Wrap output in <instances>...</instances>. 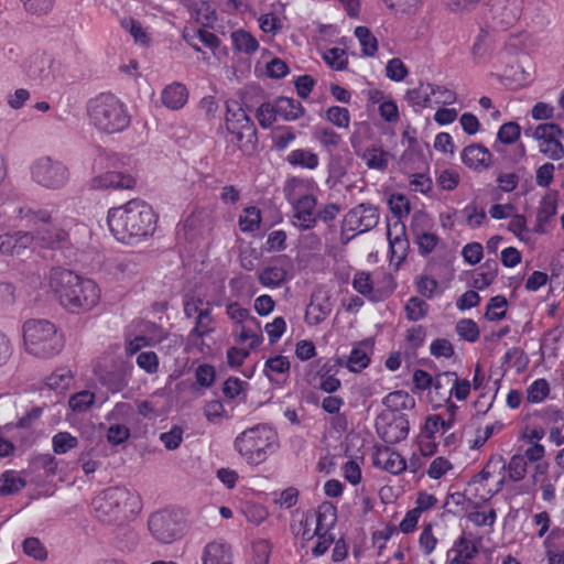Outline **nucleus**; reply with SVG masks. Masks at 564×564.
<instances>
[{
	"instance_id": "obj_1",
	"label": "nucleus",
	"mask_w": 564,
	"mask_h": 564,
	"mask_svg": "<svg viewBox=\"0 0 564 564\" xmlns=\"http://www.w3.org/2000/svg\"><path fill=\"white\" fill-rule=\"evenodd\" d=\"M43 288L73 314L89 313L101 302V289L95 280L65 268L51 269L44 278Z\"/></svg>"
},
{
	"instance_id": "obj_2",
	"label": "nucleus",
	"mask_w": 564,
	"mask_h": 564,
	"mask_svg": "<svg viewBox=\"0 0 564 564\" xmlns=\"http://www.w3.org/2000/svg\"><path fill=\"white\" fill-rule=\"evenodd\" d=\"M107 225L117 241L135 246L154 234L156 215L144 200L131 199L108 210Z\"/></svg>"
},
{
	"instance_id": "obj_3",
	"label": "nucleus",
	"mask_w": 564,
	"mask_h": 564,
	"mask_svg": "<svg viewBox=\"0 0 564 564\" xmlns=\"http://www.w3.org/2000/svg\"><path fill=\"white\" fill-rule=\"evenodd\" d=\"M26 224L36 229L35 236L30 232H17L0 237V253L20 254L28 247L37 245L46 248L62 247L67 239V234L53 228L51 215L46 210L28 212L24 216Z\"/></svg>"
},
{
	"instance_id": "obj_4",
	"label": "nucleus",
	"mask_w": 564,
	"mask_h": 564,
	"mask_svg": "<svg viewBox=\"0 0 564 564\" xmlns=\"http://www.w3.org/2000/svg\"><path fill=\"white\" fill-rule=\"evenodd\" d=\"M234 446L246 464L259 466L279 451L280 438L273 426L257 424L239 433Z\"/></svg>"
},
{
	"instance_id": "obj_5",
	"label": "nucleus",
	"mask_w": 564,
	"mask_h": 564,
	"mask_svg": "<svg viewBox=\"0 0 564 564\" xmlns=\"http://www.w3.org/2000/svg\"><path fill=\"white\" fill-rule=\"evenodd\" d=\"M91 506L96 518L104 522L130 519L142 508L138 492L126 487L105 489L93 499Z\"/></svg>"
},
{
	"instance_id": "obj_6",
	"label": "nucleus",
	"mask_w": 564,
	"mask_h": 564,
	"mask_svg": "<svg viewBox=\"0 0 564 564\" xmlns=\"http://www.w3.org/2000/svg\"><path fill=\"white\" fill-rule=\"evenodd\" d=\"M22 335L25 351L36 358H51L64 347L63 334L47 319L32 318L24 322Z\"/></svg>"
},
{
	"instance_id": "obj_7",
	"label": "nucleus",
	"mask_w": 564,
	"mask_h": 564,
	"mask_svg": "<svg viewBox=\"0 0 564 564\" xmlns=\"http://www.w3.org/2000/svg\"><path fill=\"white\" fill-rule=\"evenodd\" d=\"M87 112L90 123L106 133L121 132L131 122L127 106L112 94H100L93 98Z\"/></svg>"
},
{
	"instance_id": "obj_8",
	"label": "nucleus",
	"mask_w": 564,
	"mask_h": 564,
	"mask_svg": "<svg viewBox=\"0 0 564 564\" xmlns=\"http://www.w3.org/2000/svg\"><path fill=\"white\" fill-rule=\"evenodd\" d=\"M388 205L392 213V216L387 220L390 261L399 265L405 259L409 249V240L402 218L410 213V204L403 194L394 193L390 195Z\"/></svg>"
},
{
	"instance_id": "obj_9",
	"label": "nucleus",
	"mask_w": 564,
	"mask_h": 564,
	"mask_svg": "<svg viewBox=\"0 0 564 564\" xmlns=\"http://www.w3.org/2000/svg\"><path fill=\"white\" fill-rule=\"evenodd\" d=\"M30 175L34 183L53 191L65 187L70 178L68 166L50 155L34 160L30 166Z\"/></svg>"
},
{
	"instance_id": "obj_10",
	"label": "nucleus",
	"mask_w": 564,
	"mask_h": 564,
	"mask_svg": "<svg viewBox=\"0 0 564 564\" xmlns=\"http://www.w3.org/2000/svg\"><path fill=\"white\" fill-rule=\"evenodd\" d=\"M336 521L335 509L323 505L317 510H308L292 524V531L302 543L312 541L322 530L333 529Z\"/></svg>"
},
{
	"instance_id": "obj_11",
	"label": "nucleus",
	"mask_w": 564,
	"mask_h": 564,
	"mask_svg": "<svg viewBox=\"0 0 564 564\" xmlns=\"http://www.w3.org/2000/svg\"><path fill=\"white\" fill-rule=\"evenodd\" d=\"M352 288L369 301L381 302L393 293L395 284L392 275L387 272L359 271L354 275Z\"/></svg>"
},
{
	"instance_id": "obj_12",
	"label": "nucleus",
	"mask_w": 564,
	"mask_h": 564,
	"mask_svg": "<svg viewBox=\"0 0 564 564\" xmlns=\"http://www.w3.org/2000/svg\"><path fill=\"white\" fill-rule=\"evenodd\" d=\"M213 213L207 207H195L177 226L176 237L180 242L198 245L208 238L213 229Z\"/></svg>"
},
{
	"instance_id": "obj_13",
	"label": "nucleus",
	"mask_w": 564,
	"mask_h": 564,
	"mask_svg": "<svg viewBox=\"0 0 564 564\" xmlns=\"http://www.w3.org/2000/svg\"><path fill=\"white\" fill-rule=\"evenodd\" d=\"M225 123L231 141H236L239 148L253 144L256 129L251 119L247 116L241 104L234 99L226 100Z\"/></svg>"
},
{
	"instance_id": "obj_14",
	"label": "nucleus",
	"mask_w": 564,
	"mask_h": 564,
	"mask_svg": "<svg viewBox=\"0 0 564 564\" xmlns=\"http://www.w3.org/2000/svg\"><path fill=\"white\" fill-rule=\"evenodd\" d=\"M148 524L152 536L162 543H172L181 539L185 531L183 513L173 509L151 514Z\"/></svg>"
},
{
	"instance_id": "obj_15",
	"label": "nucleus",
	"mask_w": 564,
	"mask_h": 564,
	"mask_svg": "<svg viewBox=\"0 0 564 564\" xmlns=\"http://www.w3.org/2000/svg\"><path fill=\"white\" fill-rule=\"evenodd\" d=\"M165 337V330L156 324L148 321H133L127 332L126 352L137 354L141 348L154 346Z\"/></svg>"
},
{
	"instance_id": "obj_16",
	"label": "nucleus",
	"mask_w": 564,
	"mask_h": 564,
	"mask_svg": "<svg viewBox=\"0 0 564 564\" xmlns=\"http://www.w3.org/2000/svg\"><path fill=\"white\" fill-rule=\"evenodd\" d=\"M497 469V464L490 460L469 481V491L476 499L487 501L501 490L503 478L498 477Z\"/></svg>"
},
{
	"instance_id": "obj_17",
	"label": "nucleus",
	"mask_w": 564,
	"mask_h": 564,
	"mask_svg": "<svg viewBox=\"0 0 564 564\" xmlns=\"http://www.w3.org/2000/svg\"><path fill=\"white\" fill-rule=\"evenodd\" d=\"M563 131L555 123H541L534 129L532 137L539 144V151L546 158L557 161L564 156L561 143Z\"/></svg>"
},
{
	"instance_id": "obj_18",
	"label": "nucleus",
	"mask_w": 564,
	"mask_h": 564,
	"mask_svg": "<svg viewBox=\"0 0 564 564\" xmlns=\"http://www.w3.org/2000/svg\"><path fill=\"white\" fill-rule=\"evenodd\" d=\"M411 231L413 241L422 256L432 253L440 243V237L433 230L432 219L423 213H415L412 217Z\"/></svg>"
},
{
	"instance_id": "obj_19",
	"label": "nucleus",
	"mask_w": 564,
	"mask_h": 564,
	"mask_svg": "<svg viewBox=\"0 0 564 564\" xmlns=\"http://www.w3.org/2000/svg\"><path fill=\"white\" fill-rule=\"evenodd\" d=\"M258 278L263 286L276 289L294 278V263L289 256H280L264 267Z\"/></svg>"
},
{
	"instance_id": "obj_20",
	"label": "nucleus",
	"mask_w": 564,
	"mask_h": 564,
	"mask_svg": "<svg viewBox=\"0 0 564 564\" xmlns=\"http://www.w3.org/2000/svg\"><path fill=\"white\" fill-rule=\"evenodd\" d=\"M376 429L387 443L403 441L409 434V421L402 414L381 413L376 420Z\"/></svg>"
},
{
	"instance_id": "obj_21",
	"label": "nucleus",
	"mask_w": 564,
	"mask_h": 564,
	"mask_svg": "<svg viewBox=\"0 0 564 564\" xmlns=\"http://www.w3.org/2000/svg\"><path fill=\"white\" fill-rule=\"evenodd\" d=\"M89 185L93 189L98 191L133 189L137 185V177L129 172L108 170L95 175Z\"/></svg>"
},
{
	"instance_id": "obj_22",
	"label": "nucleus",
	"mask_w": 564,
	"mask_h": 564,
	"mask_svg": "<svg viewBox=\"0 0 564 564\" xmlns=\"http://www.w3.org/2000/svg\"><path fill=\"white\" fill-rule=\"evenodd\" d=\"M379 220L378 209L370 204H359L351 208L344 218L346 229L362 234L373 228Z\"/></svg>"
},
{
	"instance_id": "obj_23",
	"label": "nucleus",
	"mask_w": 564,
	"mask_h": 564,
	"mask_svg": "<svg viewBox=\"0 0 564 564\" xmlns=\"http://www.w3.org/2000/svg\"><path fill=\"white\" fill-rule=\"evenodd\" d=\"M560 477L561 474L553 469L547 462L535 464L531 474L533 485L540 488L542 499L546 502H552L555 499V485Z\"/></svg>"
},
{
	"instance_id": "obj_24",
	"label": "nucleus",
	"mask_w": 564,
	"mask_h": 564,
	"mask_svg": "<svg viewBox=\"0 0 564 564\" xmlns=\"http://www.w3.org/2000/svg\"><path fill=\"white\" fill-rule=\"evenodd\" d=\"M333 311L332 296L324 289L316 290L305 310L304 319L308 326H316L323 323Z\"/></svg>"
},
{
	"instance_id": "obj_25",
	"label": "nucleus",
	"mask_w": 564,
	"mask_h": 564,
	"mask_svg": "<svg viewBox=\"0 0 564 564\" xmlns=\"http://www.w3.org/2000/svg\"><path fill=\"white\" fill-rule=\"evenodd\" d=\"M285 199L291 206L317 197L318 186L312 178L291 177L283 187Z\"/></svg>"
},
{
	"instance_id": "obj_26",
	"label": "nucleus",
	"mask_w": 564,
	"mask_h": 564,
	"mask_svg": "<svg viewBox=\"0 0 564 564\" xmlns=\"http://www.w3.org/2000/svg\"><path fill=\"white\" fill-rule=\"evenodd\" d=\"M372 464L376 468L391 475H400L408 468L404 457L394 448L378 446L372 455Z\"/></svg>"
},
{
	"instance_id": "obj_27",
	"label": "nucleus",
	"mask_w": 564,
	"mask_h": 564,
	"mask_svg": "<svg viewBox=\"0 0 564 564\" xmlns=\"http://www.w3.org/2000/svg\"><path fill=\"white\" fill-rule=\"evenodd\" d=\"M477 543L465 535L454 541L446 554V564H478Z\"/></svg>"
},
{
	"instance_id": "obj_28",
	"label": "nucleus",
	"mask_w": 564,
	"mask_h": 564,
	"mask_svg": "<svg viewBox=\"0 0 564 564\" xmlns=\"http://www.w3.org/2000/svg\"><path fill=\"white\" fill-rule=\"evenodd\" d=\"M458 406L448 404L445 409V416L441 414L427 415L424 422L423 431L427 438H435L437 434H444L454 427Z\"/></svg>"
},
{
	"instance_id": "obj_29",
	"label": "nucleus",
	"mask_w": 564,
	"mask_h": 564,
	"mask_svg": "<svg viewBox=\"0 0 564 564\" xmlns=\"http://www.w3.org/2000/svg\"><path fill=\"white\" fill-rule=\"evenodd\" d=\"M449 376H454V371H445L435 376L433 384L426 392V400L431 404L433 410H437L442 406L447 409L448 404H455L451 401L449 393Z\"/></svg>"
},
{
	"instance_id": "obj_30",
	"label": "nucleus",
	"mask_w": 564,
	"mask_h": 564,
	"mask_svg": "<svg viewBox=\"0 0 564 564\" xmlns=\"http://www.w3.org/2000/svg\"><path fill=\"white\" fill-rule=\"evenodd\" d=\"M462 162L470 170L481 172L492 164V153L482 144L465 147L460 153Z\"/></svg>"
},
{
	"instance_id": "obj_31",
	"label": "nucleus",
	"mask_w": 564,
	"mask_h": 564,
	"mask_svg": "<svg viewBox=\"0 0 564 564\" xmlns=\"http://www.w3.org/2000/svg\"><path fill=\"white\" fill-rule=\"evenodd\" d=\"M372 351V339L368 338L357 343L347 357L346 368L351 372H360L366 369L370 364Z\"/></svg>"
},
{
	"instance_id": "obj_32",
	"label": "nucleus",
	"mask_w": 564,
	"mask_h": 564,
	"mask_svg": "<svg viewBox=\"0 0 564 564\" xmlns=\"http://www.w3.org/2000/svg\"><path fill=\"white\" fill-rule=\"evenodd\" d=\"M202 564H232L231 547L220 541L207 543L203 550Z\"/></svg>"
},
{
	"instance_id": "obj_33",
	"label": "nucleus",
	"mask_w": 564,
	"mask_h": 564,
	"mask_svg": "<svg viewBox=\"0 0 564 564\" xmlns=\"http://www.w3.org/2000/svg\"><path fill=\"white\" fill-rule=\"evenodd\" d=\"M291 364L286 356L276 355L264 362L263 372L270 382L282 384L290 373Z\"/></svg>"
},
{
	"instance_id": "obj_34",
	"label": "nucleus",
	"mask_w": 564,
	"mask_h": 564,
	"mask_svg": "<svg viewBox=\"0 0 564 564\" xmlns=\"http://www.w3.org/2000/svg\"><path fill=\"white\" fill-rule=\"evenodd\" d=\"M161 100L171 110L182 109L187 104L188 90L182 83H172L162 89Z\"/></svg>"
},
{
	"instance_id": "obj_35",
	"label": "nucleus",
	"mask_w": 564,
	"mask_h": 564,
	"mask_svg": "<svg viewBox=\"0 0 564 564\" xmlns=\"http://www.w3.org/2000/svg\"><path fill=\"white\" fill-rule=\"evenodd\" d=\"M432 83H420L416 87L408 89L404 100L414 111L420 112L425 108H432Z\"/></svg>"
},
{
	"instance_id": "obj_36",
	"label": "nucleus",
	"mask_w": 564,
	"mask_h": 564,
	"mask_svg": "<svg viewBox=\"0 0 564 564\" xmlns=\"http://www.w3.org/2000/svg\"><path fill=\"white\" fill-rule=\"evenodd\" d=\"M317 197L292 206L293 225L300 229L312 228L316 223Z\"/></svg>"
},
{
	"instance_id": "obj_37",
	"label": "nucleus",
	"mask_w": 564,
	"mask_h": 564,
	"mask_svg": "<svg viewBox=\"0 0 564 564\" xmlns=\"http://www.w3.org/2000/svg\"><path fill=\"white\" fill-rule=\"evenodd\" d=\"M167 395L164 390H156L148 399L138 402V412L144 417L153 419L167 409Z\"/></svg>"
},
{
	"instance_id": "obj_38",
	"label": "nucleus",
	"mask_w": 564,
	"mask_h": 564,
	"mask_svg": "<svg viewBox=\"0 0 564 564\" xmlns=\"http://www.w3.org/2000/svg\"><path fill=\"white\" fill-rule=\"evenodd\" d=\"M383 405L387 408V411L382 413H393L412 410L415 406V399L408 391L397 390L388 393L383 400Z\"/></svg>"
},
{
	"instance_id": "obj_39",
	"label": "nucleus",
	"mask_w": 564,
	"mask_h": 564,
	"mask_svg": "<svg viewBox=\"0 0 564 564\" xmlns=\"http://www.w3.org/2000/svg\"><path fill=\"white\" fill-rule=\"evenodd\" d=\"M230 41L236 52L248 56L253 55L260 47L256 36L245 29H238L231 32Z\"/></svg>"
},
{
	"instance_id": "obj_40",
	"label": "nucleus",
	"mask_w": 564,
	"mask_h": 564,
	"mask_svg": "<svg viewBox=\"0 0 564 564\" xmlns=\"http://www.w3.org/2000/svg\"><path fill=\"white\" fill-rule=\"evenodd\" d=\"M273 104L278 117L285 121L296 120L304 113L302 104L293 98L279 97Z\"/></svg>"
},
{
	"instance_id": "obj_41",
	"label": "nucleus",
	"mask_w": 564,
	"mask_h": 564,
	"mask_svg": "<svg viewBox=\"0 0 564 564\" xmlns=\"http://www.w3.org/2000/svg\"><path fill=\"white\" fill-rule=\"evenodd\" d=\"M313 138L327 152L337 150L343 143V137L330 127L317 126L313 130Z\"/></svg>"
},
{
	"instance_id": "obj_42",
	"label": "nucleus",
	"mask_w": 564,
	"mask_h": 564,
	"mask_svg": "<svg viewBox=\"0 0 564 564\" xmlns=\"http://www.w3.org/2000/svg\"><path fill=\"white\" fill-rule=\"evenodd\" d=\"M520 135L521 128L517 122L509 121L503 123L497 132V140L494 143L495 151L499 154H503L505 149L502 145L516 143Z\"/></svg>"
},
{
	"instance_id": "obj_43",
	"label": "nucleus",
	"mask_w": 564,
	"mask_h": 564,
	"mask_svg": "<svg viewBox=\"0 0 564 564\" xmlns=\"http://www.w3.org/2000/svg\"><path fill=\"white\" fill-rule=\"evenodd\" d=\"M237 341L245 345L243 348L253 349L258 348L263 343V335L260 328V324H254V327L248 325L237 326L236 329Z\"/></svg>"
},
{
	"instance_id": "obj_44",
	"label": "nucleus",
	"mask_w": 564,
	"mask_h": 564,
	"mask_svg": "<svg viewBox=\"0 0 564 564\" xmlns=\"http://www.w3.org/2000/svg\"><path fill=\"white\" fill-rule=\"evenodd\" d=\"M497 276V265L495 263L486 262L477 270H474L470 275L469 285L478 291L488 288Z\"/></svg>"
},
{
	"instance_id": "obj_45",
	"label": "nucleus",
	"mask_w": 564,
	"mask_h": 564,
	"mask_svg": "<svg viewBox=\"0 0 564 564\" xmlns=\"http://www.w3.org/2000/svg\"><path fill=\"white\" fill-rule=\"evenodd\" d=\"M286 162L292 166L315 170L319 165V158L310 149H295L288 154Z\"/></svg>"
},
{
	"instance_id": "obj_46",
	"label": "nucleus",
	"mask_w": 564,
	"mask_h": 564,
	"mask_svg": "<svg viewBox=\"0 0 564 564\" xmlns=\"http://www.w3.org/2000/svg\"><path fill=\"white\" fill-rule=\"evenodd\" d=\"M359 156L372 170L383 171L388 166L389 154L381 147H371L364 150Z\"/></svg>"
},
{
	"instance_id": "obj_47",
	"label": "nucleus",
	"mask_w": 564,
	"mask_h": 564,
	"mask_svg": "<svg viewBox=\"0 0 564 564\" xmlns=\"http://www.w3.org/2000/svg\"><path fill=\"white\" fill-rule=\"evenodd\" d=\"M550 392L549 381L544 378H538L527 387L525 401L529 404H540L547 399Z\"/></svg>"
},
{
	"instance_id": "obj_48",
	"label": "nucleus",
	"mask_w": 564,
	"mask_h": 564,
	"mask_svg": "<svg viewBox=\"0 0 564 564\" xmlns=\"http://www.w3.org/2000/svg\"><path fill=\"white\" fill-rule=\"evenodd\" d=\"M392 13L398 18H410L416 14L422 6V0H382Z\"/></svg>"
},
{
	"instance_id": "obj_49",
	"label": "nucleus",
	"mask_w": 564,
	"mask_h": 564,
	"mask_svg": "<svg viewBox=\"0 0 564 564\" xmlns=\"http://www.w3.org/2000/svg\"><path fill=\"white\" fill-rule=\"evenodd\" d=\"M325 120L332 126L347 130L351 123V115L350 111L340 106H330L325 110L324 115Z\"/></svg>"
},
{
	"instance_id": "obj_50",
	"label": "nucleus",
	"mask_w": 564,
	"mask_h": 564,
	"mask_svg": "<svg viewBox=\"0 0 564 564\" xmlns=\"http://www.w3.org/2000/svg\"><path fill=\"white\" fill-rule=\"evenodd\" d=\"M73 383V373L68 368H58L45 380V384L56 392H64Z\"/></svg>"
},
{
	"instance_id": "obj_51",
	"label": "nucleus",
	"mask_w": 564,
	"mask_h": 564,
	"mask_svg": "<svg viewBox=\"0 0 564 564\" xmlns=\"http://www.w3.org/2000/svg\"><path fill=\"white\" fill-rule=\"evenodd\" d=\"M240 511L248 522L256 525L262 523L269 516V512L263 505L251 500L242 501Z\"/></svg>"
},
{
	"instance_id": "obj_52",
	"label": "nucleus",
	"mask_w": 564,
	"mask_h": 564,
	"mask_svg": "<svg viewBox=\"0 0 564 564\" xmlns=\"http://www.w3.org/2000/svg\"><path fill=\"white\" fill-rule=\"evenodd\" d=\"M191 15L198 24L206 28L213 26L216 21V11L206 1L194 3Z\"/></svg>"
},
{
	"instance_id": "obj_53",
	"label": "nucleus",
	"mask_w": 564,
	"mask_h": 564,
	"mask_svg": "<svg viewBox=\"0 0 564 564\" xmlns=\"http://www.w3.org/2000/svg\"><path fill=\"white\" fill-rule=\"evenodd\" d=\"M354 34L359 42L362 55L373 57L378 51V41L371 31L366 26H357Z\"/></svg>"
},
{
	"instance_id": "obj_54",
	"label": "nucleus",
	"mask_w": 564,
	"mask_h": 564,
	"mask_svg": "<svg viewBox=\"0 0 564 564\" xmlns=\"http://www.w3.org/2000/svg\"><path fill=\"white\" fill-rule=\"evenodd\" d=\"M261 213L260 209L251 206L242 210L238 218V225L243 232H253L260 228Z\"/></svg>"
},
{
	"instance_id": "obj_55",
	"label": "nucleus",
	"mask_w": 564,
	"mask_h": 564,
	"mask_svg": "<svg viewBox=\"0 0 564 564\" xmlns=\"http://www.w3.org/2000/svg\"><path fill=\"white\" fill-rule=\"evenodd\" d=\"M471 391V383L466 378H460L455 371L449 376L451 400L454 398L458 402L466 401Z\"/></svg>"
},
{
	"instance_id": "obj_56",
	"label": "nucleus",
	"mask_w": 564,
	"mask_h": 564,
	"mask_svg": "<svg viewBox=\"0 0 564 564\" xmlns=\"http://www.w3.org/2000/svg\"><path fill=\"white\" fill-rule=\"evenodd\" d=\"M25 482L17 471L7 470L0 476V494H15L24 487Z\"/></svg>"
},
{
	"instance_id": "obj_57",
	"label": "nucleus",
	"mask_w": 564,
	"mask_h": 564,
	"mask_svg": "<svg viewBox=\"0 0 564 564\" xmlns=\"http://www.w3.org/2000/svg\"><path fill=\"white\" fill-rule=\"evenodd\" d=\"M432 102L434 106H451L457 101V94L445 85L432 83Z\"/></svg>"
},
{
	"instance_id": "obj_58",
	"label": "nucleus",
	"mask_w": 564,
	"mask_h": 564,
	"mask_svg": "<svg viewBox=\"0 0 564 564\" xmlns=\"http://www.w3.org/2000/svg\"><path fill=\"white\" fill-rule=\"evenodd\" d=\"M503 429V423L497 421L491 424H487L482 429H478L475 436L469 441V447L471 449H479L486 442L495 434Z\"/></svg>"
},
{
	"instance_id": "obj_59",
	"label": "nucleus",
	"mask_w": 564,
	"mask_h": 564,
	"mask_svg": "<svg viewBox=\"0 0 564 564\" xmlns=\"http://www.w3.org/2000/svg\"><path fill=\"white\" fill-rule=\"evenodd\" d=\"M323 59L335 70H343L347 67L348 56L340 47H330L323 52Z\"/></svg>"
},
{
	"instance_id": "obj_60",
	"label": "nucleus",
	"mask_w": 564,
	"mask_h": 564,
	"mask_svg": "<svg viewBox=\"0 0 564 564\" xmlns=\"http://www.w3.org/2000/svg\"><path fill=\"white\" fill-rule=\"evenodd\" d=\"M419 547L424 556L431 555L438 543L437 538L433 532V523L424 524L420 535H419Z\"/></svg>"
},
{
	"instance_id": "obj_61",
	"label": "nucleus",
	"mask_w": 564,
	"mask_h": 564,
	"mask_svg": "<svg viewBox=\"0 0 564 564\" xmlns=\"http://www.w3.org/2000/svg\"><path fill=\"white\" fill-rule=\"evenodd\" d=\"M454 469L453 463L445 456H436L426 469L427 476L433 480H438Z\"/></svg>"
},
{
	"instance_id": "obj_62",
	"label": "nucleus",
	"mask_w": 564,
	"mask_h": 564,
	"mask_svg": "<svg viewBox=\"0 0 564 564\" xmlns=\"http://www.w3.org/2000/svg\"><path fill=\"white\" fill-rule=\"evenodd\" d=\"M508 301L502 295H496L487 304L485 316L488 321H500L506 316Z\"/></svg>"
},
{
	"instance_id": "obj_63",
	"label": "nucleus",
	"mask_w": 564,
	"mask_h": 564,
	"mask_svg": "<svg viewBox=\"0 0 564 564\" xmlns=\"http://www.w3.org/2000/svg\"><path fill=\"white\" fill-rule=\"evenodd\" d=\"M78 440L68 432H58L52 438V447L55 454H65L77 447Z\"/></svg>"
},
{
	"instance_id": "obj_64",
	"label": "nucleus",
	"mask_w": 564,
	"mask_h": 564,
	"mask_svg": "<svg viewBox=\"0 0 564 564\" xmlns=\"http://www.w3.org/2000/svg\"><path fill=\"white\" fill-rule=\"evenodd\" d=\"M384 74L390 80L401 83L408 77L409 68L400 58L393 57L387 62Z\"/></svg>"
}]
</instances>
